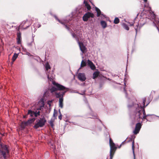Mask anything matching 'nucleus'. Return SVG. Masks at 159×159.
<instances>
[{"mask_svg":"<svg viewBox=\"0 0 159 159\" xmlns=\"http://www.w3.org/2000/svg\"><path fill=\"white\" fill-rule=\"evenodd\" d=\"M52 83L53 85L56 86L57 87V88H56L54 87H52L50 89V91L52 93H53V92L56 91L57 89L59 90L63 91L64 90H66V92L68 90L67 88L58 83H56L54 82H53Z\"/></svg>","mask_w":159,"mask_h":159,"instance_id":"1","label":"nucleus"},{"mask_svg":"<svg viewBox=\"0 0 159 159\" xmlns=\"http://www.w3.org/2000/svg\"><path fill=\"white\" fill-rule=\"evenodd\" d=\"M8 153L6 145L2 146L0 150V159H6V155Z\"/></svg>","mask_w":159,"mask_h":159,"instance_id":"2","label":"nucleus"},{"mask_svg":"<svg viewBox=\"0 0 159 159\" xmlns=\"http://www.w3.org/2000/svg\"><path fill=\"white\" fill-rule=\"evenodd\" d=\"M110 159H112L114 154L113 151L116 149V148L115 147V144L112 142L111 139L110 140Z\"/></svg>","mask_w":159,"mask_h":159,"instance_id":"3","label":"nucleus"},{"mask_svg":"<svg viewBox=\"0 0 159 159\" xmlns=\"http://www.w3.org/2000/svg\"><path fill=\"white\" fill-rule=\"evenodd\" d=\"M46 122V120L44 118L40 119L34 125V127L37 129L39 127H42L44 125Z\"/></svg>","mask_w":159,"mask_h":159,"instance_id":"4","label":"nucleus"},{"mask_svg":"<svg viewBox=\"0 0 159 159\" xmlns=\"http://www.w3.org/2000/svg\"><path fill=\"white\" fill-rule=\"evenodd\" d=\"M93 17L94 15L93 14L89 12H87L83 16V20L84 21H87L90 17L93 18Z\"/></svg>","mask_w":159,"mask_h":159,"instance_id":"5","label":"nucleus"},{"mask_svg":"<svg viewBox=\"0 0 159 159\" xmlns=\"http://www.w3.org/2000/svg\"><path fill=\"white\" fill-rule=\"evenodd\" d=\"M35 120V119L34 118H33L30 120H29L27 122H22L21 125V127L22 128H24L25 126L33 122Z\"/></svg>","mask_w":159,"mask_h":159,"instance_id":"6","label":"nucleus"},{"mask_svg":"<svg viewBox=\"0 0 159 159\" xmlns=\"http://www.w3.org/2000/svg\"><path fill=\"white\" fill-rule=\"evenodd\" d=\"M138 115L139 118L145 119L146 118V116L145 115V112L144 110L142 111H140L138 112Z\"/></svg>","mask_w":159,"mask_h":159,"instance_id":"7","label":"nucleus"},{"mask_svg":"<svg viewBox=\"0 0 159 159\" xmlns=\"http://www.w3.org/2000/svg\"><path fill=\"white\" fill-rule=\"evenodd\" d=\"M78 44H79V47H80V48L82 52V54H81V55L82 56V58H83V53H84L86 52V48L85 46L84 45L83 43H80L79 42H78Z\"/></svg>","mask_w":159,"mask_h":159,"instance_id":"8","label":"nucleus"},{"mask_svg":"<svg viewBox=\"0 0 159 159\" xmlns=\"http://www.w3.org/2000/svg\"><path fill=\"white\" fill-rule=\"evenodd\" d=\"M25 24V27H23L24 29H26L30 25L31 23L29 21L26 20V21H24L22 22L20 24V27H23V24Z\"/></svg>","mask_w":159,"mask_h":159,"instance_id":"9","label":"nucleus"},{"mask_svg":"<svg viewBox=\"0 0 159 159\" xmlns=\"http://www.w3.org/2000/svg\"><path fill=\"white\" fill-rule=\"evenodd\" d=\"M141 125L140 123H138L136 125L135 129L133 131V133L135 134H137L139 133L140 129L141 128Z\"/></svg>","mask_w":159,"mask_h":159,"instance_id":"10","label":"nucleus"},{"mask_svg":"<svg viewBox=\"0 0 159 159\" xmlns=\"http://www.w3.org/2000/svg\"><path fill=\"white\" fill-rule=\"evenodd\" d=\"M78 77L79 80L81 81H84L86 79L85 75L84 73H79L78 75Z\"/></svg>","mask_w":159,"mask_h":159,"instance_id":"11","label":"nucleus"},{"mask_svg":"<svg viewBox=\"0 0 159 159\" xmlns=\"http://www.w3.org/2000/svg\"><path fill=\"white\" fill-rule=\"evenodd\" d=\"M28 114L30 115V116L33 117L34 116L35 117H36L39 115V112L36 113L31 110H29L28 113Z\"/></svg>","mask_w":159,"mask_h":159,"instance_id":"12","label":"nucleus"},{"mask_svg":"<svg viewBox=\"0 0 159 159\" xmlns=\"http://www.w3.org/2000/svg\"><path fill=\"white\" fill-rule=\"evenodd\" d=\"M65 92L63 93V94H61L60 93H57L56 92L55 93V96L57 98H59V99L60 98H63V95L66 92V90H64Z\"/></svg>","mask_w":159,"mask_h":159,"instance_id":"13","label":"nucleus"},{"mask_svg":"<svg viewBox=\"0 0 159 159\" xmlns=\"http://www.w3.org/2000/svg\"><path fill=\"white\" fill-rule=\"evenodd\" d=\"M88 65L90 66L92 70H94L95 68V65L93 64L92 62L89 60H88Z\"/></svg>","mask_w":159,"mask_h":159,"instance_id":"14","label":"nucleus"},{"mask_svg":"<svg viewBox=\"0 0 159 159\" xmlns=\"http://www.w3.org/2000/svg\"><path fill=\"white\" fill-rule=\"evenodd\" d=\"M101 24L102 27L104 29L107 27V24L106 22L104 21H101Z\"/></svg>","mask_w":159,"mask_h":159,"instance_id":"15","label":"nucleus"},{"mask_svg":"<svg viewBox=\"0 0 159 159\" xmlns=\"http://www.w3.org/2000/svg\"><path fill=\"white\" fill-rule=\"evenodd\" d=\"M63 98H60L59 99V106L61 108L63 107Z\"/></svg>","mask_w":159,"mask_h":159,"instance_id":"16","label":"nucleus"},{"mask_svg":"<svg viewBox=\"0 0 159 159\" xmlns=\"http://www.w3.org/2000/svg\"><path fill=\"white\" fill-rule=\"evenodd\" d=\"M21 36L20 34H18L17 38V43L20 44L21 43Z\"/></svg>","mask_w":159,"mask_h":159,"instance_id":"17","label":"nucleus"},{"mask_svg":"<svg viewBox=\"0 0 159 159\" xmlns=\"http://www.w3.org/2000/svg\"><path fill=\"white\" fill-rule=\"evenodd\" d=\"M18 54L14 53V55L13 56L12 58V64H13V62L15 61L16 59L17 58L18 56Z\"/></svg>","mask_w":159,"mask_h":159,"instance_id":"18","label":"nucleus"},{"mask_svg":"<svg viewBox=\"0 0 159 159\" xmlns=\"http://www.w3.org/2000/svg\"><path fill=\"white\" fill-rule=\"evenodd\" d=\"M84 4L85 6L86 7L88 10H89L90 9V6L88 4L87 2L85 0L84 1Z\"/></svg>","mask_w":159,"mask_h":159,"instance_id":"19","label":"nucleus"},{"mask_svg":"<svg viewBox=\"0 0 159 159\" xmlns=\"http://www.w3.org/2000/svg\"><path fill=\"white\" fill-rule=\"evenodd\" d=\"M99 75V73L98 72H95L93 75V79H95L97 78Z\"/></svg>","mask_w":159,"mask_h":159,"instance_id":"20","label":"nucleus"},{"mask_svg":"<svg viewBox=\"0 0 159 159\" xmlns=\"http://www.w3.org/2000/svg\"><path fill=\"white\" fill-rule=\"evenodd\" d=\"M96 10L97 13V16H99L101 14V11L98 8L96 7Z\"/></svg>","mask_w":159,"mask_h":159,"instance_id":"21","label":"nucleus"},{"mask_svg":"<svg viewBox=\"0 0 159 159\" xmlns=\"http://www.w3.org/2000/svg\"><path fill=\"white\" fill-rule=\"evenodd\" d=\"M45 68L46 69V70L47 71L49 69H50V67L48 64V63H47L45 66Z\"/></svg>","mask_w":159,"mask_h":159,"instance_id":"22","label":"nucleus"},{"mask_svg":"<svg viewBox=\"0 0 159 159\" xmlns=\"http://www.w3.org/2000/svg\"><path fill=\"white\" fill-rule=\"evenodd\" d=\"M132 149L133 150V153L134 154V159H135V156L134 153V141H133L132 142Z\"/></svg>","mask_w":159,"mask_h":159,"instance_id":"23","label":"nucleus"},{"mask_svg":"<svg viewBox=\"0 0 159 159\" xmlns=\"http://www.w3.org/2000/svg\"><path fill=\"white\" fill-rule=\"evenodd\" d=\"M44 101L43 99H42L39 102V104L41 103V104L39 105L40 107H41L42 106H44Z\"/></svg>","mask_w":159,"mask_h":159,"instance_id":"24","label":"nucleus"},{"mask_svg":"<svg viewBox=\"0 0 159 159\" xmlns=\"http://www.w3.org/2000/svg\"><path fill=\"white\" fill-rule=\"evenodd\" d=\"M86 62L85 61H84V60H82L81 64V67H84L86 66Z\"/></svg>","mask_w":159,"mask_h":159,"instance_id":"25","label":"nucleus"},{"mask_svg":"<svg viewBox=\"0 0 159 159\" xmlns=\"http://www.w3.org/2000/svg\"><path fill=\"white\" fill-rule=\"evenodd\" d=\"M119 22V20L118 18H116L114 20V23L117 24Z\"/></svg>","mask_w":159,"mask_h":159,"instance_id":"26","label":"nucleus"},{"mask_svg":"<svg viewBox=\"0 0 159 159\" xmlns=\"http://www.w3.org/2000/svg\"><path fill=\"white\" fill-rule=\"evenodd\" d=\"M47 74L48 76V79L50 81H51L52 80V78L50 77V75L49 74H48V72L47 71Z\"/></svg>","mask_w":159,"mask_h":159,"instance_id":"27","label":"nucleus"},{"mask_svg":"<svg viewBox=\"0 0 159 159\" xmlns=\"http://www.w3.org/2000/svg\"><path fill=\"white\" fill-rule=\"evenodd\" d=\"M123 26L124 28L126 29V30H128L129 29V27L126 24H123Z\"/></svg>","mask_w":159,"mask_h":159,"instance_id":"28","label":"nucleus"},{"mask_svg":"<svg viewBox=\"0 0 159 159\" xmlns=\"http://www.w3.org/2000/svg\"><path fill=\"white\" fill-rule=\"evenodd\" d=\"M53 101V100H51L48 101V104L49 105V107H50L51 106V104L52 102Z\"/></svg>","mask_w":159,"mask_h":159,"instance_id":"29","label":"nucleus"},{"mask_svg":"<svg viewBox=\"0 0 159 159\" xmlns=\"http://www.w3.org/2000/svg\"><path fill=\"white\" fill-rule=\"evenodd\" d=\"M56 19L58 20V21L61 23L62 24H64V22H63L62 21H60L59 19H57L56 17H55Z\"/></svg>","mask_w":159,"mask_h":159,"instance_id":"30","label":"nucleus"},{"mask_svg":"<svg viewBox=\"0 0 159 159\" xmlns=\"http://www.w3.org/2000/svg\"><path fill=\"white\" fill-rule=\"evenodd\" d=\"M49 144L51 146H52V148H54V147L53 145L51 143H49Z\"/></svg>","mask_w":159,"mask_h":159,"instance_id":"31","label":"nucleus"},{"mask_svg":"<svg viewBox=\"0 0 159 159\" xmlns=\"http://www.w3.org/2000/svg\"><path fill=\"white\" fill-rule=\"evenodd\" d=\"M58 117L59 119L61 120L62 118V115L61 114Z\"/></svg>","mask_w":159,"mask_h":159,"instance_id":"32","label":"nucleus"},{"mask_svg":"<svg viewBox=\"0 0 159 159\" xmlns=\"http://www.w3.org/2000/svg\"><path fill=\"white\" fill-rule=\"evenodd\" d=\"M145 101H146L145 99H143V104L144 106V105L145 104Z\"/></svg>","mask_w":159,"mask_h":159,"instance_id":"33","label":"nucleus"},{"mask_svg":"<svg viewBox=\"0 0 159 159\" xmlns=\"http://www.w3.org/2000/svg\"><path fill=\"white\" fill-rule=\"evenodd\" d=\"M44 95H45V96H48V92H45V93H44Z\"/></svg>","mask_w":159,"mask_h":159,"instance_id":"34","label":"nucleus"},{"mask_svg":"<svg viewBox=\"0 0 159 159\" xmlns=\"http://www.w3.org/2000/svg\"><path fill=\"white\" fill-rule=\"evenodd\" d=\"M50 124L52 126H53V123L52 122L50 121Z\"/></svg>","mask_w":159,"mask_h":159,"instance_id":"35","label":"nucleus"},{"mask_svg":"<svg viewBox=\"0 0 159 159\" xmlns=\"http://www.w3.org/2000/svg\"><path fill=\"white\" fill-rule=\"evenodd\" d=\"M23 27H20L21 28L23 29V27H25V24L24 23V24H23Z\"/></svg>","mask_w":159,"mask_h":159,"instance_id":"36","label":"nucleus"},{"mask_svg":"<svg viewBox=\"0 0 159 159\" xmlns=\"http://www.w3.org/2000/svg\"><path fill=\"white\" fill-rule=\"evenodd\" d=\"M26 116H23V117H24V118H26Z\"/></svg>","mask_w":159,"mask_h":159,"instance_id":"37","label":"nucleus"},{"mask_svg":"<svg viewBox=\"0 0 159 159\" xmlns=\"http://www.w3.org/2000/svg\"><path fill=\"white\" fill-rule=\"evenodd\" d=\"M72 36H73V37H75V36H74L75 34H72Z\"/></svg>","mask_w":159,"mask_h":159,"instance_id":"38","label":"nucleus"},{"mask_svg":"<svg viewBox=\"0 0 159 159\" xmlns=\"http://www.w3.org/2000/svg\"><path fill=\"white\" fill-rule=\"evenodd\" d=\"M65 27H66V29H68V27H67V26L66 25V26H65Z\"/></svg>","mask_w":159,"mask_h":159,"instance_id":"39","label":"nucleus"},{"mask_svg":"<svg viewBox=\"0 0 159 159\" xmlns=\"http://www.w3.org/2000/svg\"><path fill=\"white\" fill-rule=\"evenodd\" d=\"M144 1V2H146L147 1V0H143Z\"/></svg>","mask_w":159,"mask_h":159,"instance_id":"40","label":"nucleus"},{"mask_svg":"<svg viewBox=\"0 0 159 159\" xmlns=\"http://www.w3.org/2000/svg\"><path fill=\"white\" fill-rule=\"evenodd\" d=\"M53 116H55V113H54Z\"/></svg>","mask_w":159,"mask_h":159,"instance_id":"41","label":"nucleus"},{"mask_svg":"<svg viewBox=\"0 0 159 159\" xmlns=\"http://www.w3.org/2000/svg\"><path fill=\"white\" fill-rule=\"evenodd\" d=\"M133 25V24H131V25H131V26H132V25Z\"/></svg>","mask_w":159,"mask_h":159,"instance_id":"42","label":"nucleus"}]
</instances>
